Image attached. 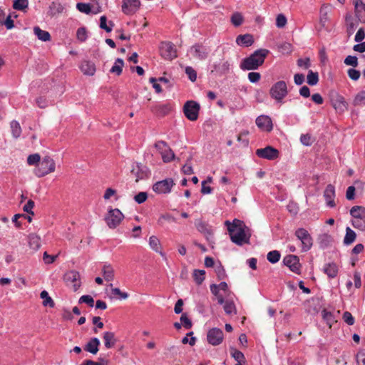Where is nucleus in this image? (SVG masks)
<instances>
[{"label":"nucleus","instance_id":"obj_59","mask_svg":"<svg viewBox=\"0 0 365 365\" xmlns=\"http://www.w3.org/2000/svg\"><path fill=\"white\" fill-rule=\"evenodd\" d=\"M76 7L82 13L89 14L91 12V6L88 4L78 3Z\"/></svg>","mask_w":365,"mask_h":365},{"label":"nucleus","instance_id":"obj_46","mask_svg":"<svg viewBox=\"0 0 365 365\" xmlns=\"http://www.w3.org/2000/svg\"><path fill=\"white\" fill-rule=\"evenodd\" d=\"M280 257V253L277 250L269 252L267 255V260L272 264L277 262L279 260Z\"/></svg>","mask_w":365,"mask_h":365},{"label":"nucleus","instance_id":"obj_20","mask_svg":"<svg viewBox=\"0 0 365 365\" xmlns=\"http://www.w3.org/2000/svg\"><path fill=\"white\" fill-rule=\"evenodd\" d=\"M333 9L331 6L323 5L321 6V27H325L326 23L328 22L327 27L328 28L329 24L331 25V19Z\"/></svg>","mask_w":365,"mask_h":365},{"label":"nucleus","instance_id":"obj_57","mask_svg":"<svg viewBox=\"0 0 365 365\" xmlns=\"http://www.w3.org/2000/svg\"><path fill=\"white\" fill-rule=\"evenodd\" d=\"M287 24V18L284 14H278L276 19V26L278 28H283Z\"/></svg>","mask_w":365,"mask_h":365},{"label":"nucleus","instance_id":"obj_37","mask_svg":"<svg viewBox=\"0 0 365 365\" xmlns=\"http://www.w3.org/2000/svg\"><path fill=\"white\" fill-rule=\"evenodd\" d=\"M34 32L38 38L42 41H48L51 39L50 34L46 31L41 30L38 26L34 28Z\"/></svg>","mask_w":365,"mask_h":365},{"label":"nucleus","instance_id":"obj_52","mask_svg":"<svg viewBox=\"0 0 365 365\" xmlns=\"http://www.w3.org/2000/svg\"><path fill=\"white\" fill-rule=\"evenodd\" d=\"M78 303H86L89 307H92L94 305L93 298L90 295H83L78 299Z\"/></svg>","mask_w":365,"mask_h":365},{"label":"nucleus","instance_id":"obj_41","mask_svg":"<svg viewBox=\"0 0 365 365\" xmlns=\"http://www.w3.org/2000/svg\"><path fill=\"white\" fill-rule=\"evenodd\" d=\"M350 215L354 218L361 219L365 217V208L360 206H354L350 210Z\"/></svg>","mask_w":365,"mask_h":365},{"label":"nucleus","instance_id":"obj_40","mask_svg":"<svg viewBox=\"0 0 365 365\" xmlns=\"http://www.w3.org/2000/svg\"><path fill=\"white\" fill-rule=\"evenodd\" d=\"M40 297L43 299L42 304L44 307H53L55 304L52 298L49 296L47 291L43 290L40 294Z\"/></svg>","mask_w":365,"mask_h":365},{"label":"nucleus","instance_id":"obj_60","mask_svg":"<svg viewBox=\"0 0 365 365\" xmlns=\"http://www.w3.org/2000/svg\"><path fill=\"white\" fill-rule=\"evenodd\" d=\"M77 38L81 41H85L87 38V33L85 28H79L76 32Z\"/></svg>","mask_w":365,"mask_h":365},{"label":"nucleus","instance_id":"obj_19","mask_svg":"<svg viewBox=\"0 0 365 365\" xmlns=\"http://www.w3.org/2000/svg\"><path fill=\"white\" fill-rule=\"evenodd\" d=\"M139 0H123L122 11L127 15L134 14L140 7Z\"/></svg>","mask_w":365,"mask_h":365},{"label":"nucleus","instance_id":"obj_14","mask_svg":"<svg viewBox=\"0 0 365 365\" xmlns=\"http://www.w3.org/2000/svg\"><path fill=\"white\" fill-rule=\"evenodd\" d=\"M224 338L223 331L219 328H212L210 329L207 334V339L209 344L212 346L220 344Z\"/></svg>","mask_w":365,"mask_h":365},{"label":"nucleus","instance_id":"obj_35","mask_svg":"<svg viewBox=\"0 0 365 365\" xmlns=\"http://www.w3.org/2000/svg\"><path fill=\"white\" fill-rule=\"evenodd\" d=\"M63 9L64 8L61 4L53 1L50 4L48 7V14L51 16H54L56 14L62 13Z\"/></svg>","mask_w":365,"mask_h":365},{"label":"nucleus","instance_id":"obj_11","mask_svg":"<svg viewBox=\"0 0 365 365\" xmlns=\"http://www.w3.org/2000/svg\"><path fill=\"white\" fill-rule=\"evenodd\" d=\"M183 110L185 116L190 120L194 121L197 119L200 105L195 101H190L185 103Z\"/></svg>","mask_w":365,"mask_h":365},{"label":"nucleus","instance_id":"obj_49","mask_svg":"<svg viewBox=\"0 0 365 365\" xmlns=\"http://www.w3.org/2000/svg\"><path fill=\"white\" fill-rule=\"evenodd\" d=\"M28 0H15L14 1L13 7L16 10H23L28 7Z\"/></svg>","mask_w":365,"mask_h":365},{"label":"nucleus","instance_id":"obj_12","mask_svg":"<svg viewBox=\"0 0 365 365\" xmlns=\"http://www.w3.org/2000/svg\"><path fill=\"white\" fill-rule=\"evenodd\" d=\"M161 56L166 60H173L177 57V51L171 42H162L160 46Z\"/></svg>","mask_w":365,"mask_h":365},{"label":"nucleus","instance_id":"obj_61","mask_svg":"<svg viewBox=\"0 0 365 365\" xmlns=\"http://www.w3.org/2000/svg\"><path fill=\"white\" fill-rule=\"evenodd\" d=\"M148 198V195L145 192H140L134 197V200L138 204L144 202Z\"/></svg>","mask_w":365,"mask_h":365},{"label":"nucleus","instance_id":"obj_29","mask_svg":"<svg viewBox=\"0 0 365 365\" xmlns=\"http://www.w3.org/2000/svg\"><path fill=\"white\" fill-rule=\"evenodd\" d=\"M358 21L359 20H356L354 19L351 15L348 14L346 16V32L350 36L354 34L355 30L356 29L358 26Z\"/></svg>","mask_w":365,"mask_h":365},{"label":"nucleus","instance_id":"obj_50","mask_svg":"<svg viewBox=\"0 0 365 365\" xmlns=\"http://www.w3.org/2000/svg\"><path fill=\"white\" fill-rule=\"evenodd\" d=\"M307 78L308 84L311 86L316 85L318 82V73L309 71Z\"/></svg>","mask_w":365,"mask_h":365},{"label":"nucleus","instance_id":"obj_9","mask_svg":"<svg viewBox=\"0 0 365 365\" xmlns=\"http://www.w3.org/2000/svg\"><path fill=\"white\" fill-rule=\"evenodd\" d=\"M329 96L331 103L336 112L343 113L347 110L348 103L338 92L332 91Z\"/></svg>","mask_w":365,"mask_h":365},{"label":"nucleus","instance_id":"obj_43","mask_svg":"<svg viewBox=\"0 0 365 365\" xmlns=\"http://www.w3.org/2000/svg\"><path fill=\"white\" fill-rule=\"evenodd\" d=\"M11 130L12 136L14 138H18L21 134V128L20 124L16 120H12L10 123Z\"/></svg>","mask_w":365,"mask_h":365},{"label":"nucleus","instance_id":"obj_48","mask_svg":"<svg viewBox=\"0 0 365 365\" xmlns=\"http://www.w3.org/2000/svg\"><path fill=\"white\" fill-rule=\"evenodd\" d=\"M205 274L204 270L195 269L194 271L193 277L197 284H200L204 281Z\"/></svg>","mask_w":365,"mask_h":365},{"label":"nucleus","instance_id":"obj_16","mask_svg":"<svg viewBox=\"0 0 365 365\" xmlns=\"http://www.w3.org/2000/svg\"><path fill=\"white\" fill-rule=\"evenodd\" d=\"M65 280L74 292H76L81 287L80 274L76 271H69L65 274Z\"/></svg>","mask_w":365,"mask_h":365},{"label":"nucleus","instance_id":"obj_6","mask_svg":"<svg viewBox=\"0 0 365 365\" xmlns=\"http://www.w3.org/2000/svg\"><path fill=\"white\" fill-rule=\"evenodd\" d=\"M155 148L161 155L164 163H169L175 158V154L168 143L163 140L157 141Z\"/></svg>","mask_w":365,"mask_h":365},{"label":"nucleus","instance_id":"obj_3","mask_svg":"<svg viewBox=\"0 0 365 365\" xmlns=\"http://www.w3.org/2000/svg\"><path fill=\"white\" fill-rule=\"evenodd\" d=\"M55 169L56 163L53 159L49 156H46L40 161L38 166L34 170V173L37 177L41 178L54 172Z\"/></svg>","mask_w":365,"mask_h":365},{"label":"nucleus","instance_id":"obj_27","mask_svg":"<svg viewBox=\"0 0 365 365\" xmlns=\"http://www.w3.org/2000/svg\"><path fill=\"white\" fill-rule=\"evenodd\" d=\"M223 305V309L226 314L234 315L237 314V308L235 302L230 298L224 297V302L220 304Z\"/></svg>","mask_w":365,"mask_h":365},{"label":"nucleus","instance_id":"obj_56","mask_svg":"<svg viewBox=\"0 0 365 365\" xmlns=\"http://www.w3.org/2000/svg\"><path fill=\"white\" fill-rule=\"evenodd\" d=\"M280 52L283 54H289L292 52V45L289 43L285 42L279 46Z\"/></svg>","mask_w":365,"mask_h":365},{"label":"nucleus","instance_id":"obj_32","mask_svg":"<svg viewBox=\"0 0 365 365\" xmlns=\"http://www.w3.org/2000/svg\"><path fill=\"white\" fill-rule=\"evenodd\" d=\"M100 345V340L96 338H92L85 346L84 349L93 354H97L98 351V346Z\"/></svg>","mask_w":365,"mask_h":365},{"label":"nucleus","instance_id":"obj_45","mask_svg":"<svg viewBox=\"0 0 365 365\" xmlns=\"http://www.w3.org/2000/svg\"><path fill=\"white\" fill-rule=\"evenodd\" d=\"M113 23L109 21V25H107V19L105 16H102L100 19V28L104 29L106 32H110L113 29Z\"/></svg>","mask_w":365,"mask_h":365},{"label":"nucleus","instance_id":"obj_10","mask_svg":"<svg viewBox=\"0 0 365 365\" xmlns=\"http://www.w3.org/2000/svg\"><path fill=\"white\" fill-rule=\"evenodd\" d=\"M174 185L172 178H167L155 182L153 186V190L158 194H167L170 192Z\"/></svg>","mask_w":365,"mask_h":365},{"label":"nucleus","instance_id":"obj_51","mask_svg":"<svg viewBox=\"0 0 365 365\" xmlns=\"http://www.w3.org/2000/svg\"><path fill=\"white\" fill-rule=\"evenodd\" d=\"M111 293L113 296L118 297L120 299H125L128 297L127 292H121L119 288L115 287L111 289Z\"/></svg>","mask_w":365,"mask_h":365},{"label":"nucleus","instance_id":"obj_63","mask_svg":"<svg viewBox=\"0 0 365 365\" xmlns=\"http://www.w3.org/2000/svg\"><path fill=\"white\" fill-rule=\"evenodd\" d=\"M347 73L349 77L354 81H357L360 77V72L354 68H349Z\"/></svg>","mask_w":365,"mask_h":365},{"label":"nucleus","instance_id":"obj_39","mask_svg":"<svg viewBox=\"0 0 365 365\" xmlns=\"http://www.w3.org/2000/svg\"><path fill=\"white\" fill-rule=\"evenodd\" d=\"M124 66V61L122 58H117L110 70V72L117 76H120L122 73L123 67Z\"/></svg>","mask_w":365,"mask_h":365},{"label":"nucleus","instance_id":"obj_23","mask_svg":"<svg viewBox=\"0 0 365 365\" xmlns=\"http://www.w3.org/2000/svg\"><path fill=\"white\" fill-rule=\"evenodd\" d=\"M256 124L262 130L269 132L273 125L271 118L267 115H260L256 119Z\"/></svg>","mask_w":365,"mask_h":365},{"label":"nucleus","instance_id":"obj_8","mask_svg":"<svg viewBox=\"0 0 365 365\" xmlns=\"http://www.w3.org/2000/svg\"><path fill=\"white\" fill-rule=\"evenodd\" d=\"M272 98L281 102L287 94V87L284 81H280L274 83L269 91Z\"/></svg>","mask_w":365,"mask_h":365},{"label":"nucleus","instance_id":"obj_13","mask_svg":"<svg viewBox=\"0 0 365 365\" xmlns=\"http://www.w3.org/2000/svg\"><path fill=\"white\" fill-rule=\"evenodd\" d=\"M131 175L135 178V182L146 179L150 175L148 168L140 163H134L132 165Z\"/></svg>","mask_w":365,"mask_h":365},{"label":"nucleus","instance_id":"obj_42","mask_svg":"<svg viewBox=\"0 0 365 365\" xmlns=\"http://www.w3.org/2000/svg\"><path fill=\"white\" fill-rule=\"evenodd\" d=\"M103 275L106 281L110 282L114 279V269L110 265H104Z\"/></svg>","mask_w":365,"mask_h":365},{"label":"nucleus","instance_id":"obj_34","mask_svg":"<svg viewBox=\"0 0 365 365\" xmlns=\"http://www.w3.org/2000/svg\"><path fill=\"white\" fill-rule=\"evenodd\" d=\"M196 227L199 232L203 233L206 236L207 240H209L210 237H212V231L206 223L202 221H198L196 222Z\"/></svg>","mask_w":365,"mask_h":365},{"label":"nucleus","instance_id":"obj_2","mask_svg":"<svg viewBox=\"0 0 365 365\" xmlns=\"http://www.w3.org/2000/svg\"><path fill=\"white\" fill-rule=\"evenodd\" d=\"M269 51L267 49L261 48L255 51L250 56L242 59L240 68L244 71L256 70L264 62V59Z\"/></svg>","mask_w":365,"mask_h":365},{"label":"nucleus","instance_id":"obj_4","mask_svg":"<svg viewBox=\"0 0 365 365\" xmlns=\"http://www.w3.org/2000/svg\"><path fill=\"white\" fill-rule=\"evenodd\" d=\"M210 291L215 296L218 304L224 302V297L228 298L231 294L227 284L225 282H222L219 284H211Z\"/></svg>","mask_w":365,"mask_h":365},{"label":"nucleus","instance_id":"obj_26","mask_svg":"<svg viewBox=\"0 0 365 365\" xmlns=\"http://www.w3.org/2000/svg\"><path fill=\"white\" fill-rule=\"evenodd\" d=\"M254 43L253 36L250 34L239 35L236 38V43L240 46L249 47Z\"/></svg>","mask_w":365,"mask_h":365},{"label":"nucleus","instance_id":"obj_30","mask_svg":"<svg viewBox=\"0 0 365 365\" xmlns=\"http://www.w3.org/2000/svg\"><path fill=\"white\" fill-rule=\"evenodd\" d=\"M83 74L87 76H93L96 72L95 64L89 61H84L81 63L80 67Z\"/></svg>","mask_w":365,"mask_h":365},{"label":"nucleus","instance_id":"obj_36","mask_svg":"<svg viewBox=\"0 0 365 365\" xmlns=\"http://www.w3.org/2000/svg\"><path fill=\"white\" fill-rule=\"evenodd\" d=\"M29 245L30 248L37 250L41 247V238L36 234L29 235Z\"/></svg>","mask_w":365,"mask_h":365},{"label":"nucleus","instance_id":"obj_18","mask_svg":"<svg viewBox=\"0 0 365 365\" xmlns=\"http://www.w3.org/2000/svg\"><path fill=\"white\" fill-rule=\"evenodd\" d=\"M283 262L284 265L288 267L291 271L294 273L299 274L301 270V264L299 259L296 255H287L284 259Z\"/></svg>","mask_w":365,"mask_h":365},{"label":"nucleus","instance_id":"obj_55","mask_svg":"<svg viewBox=\"0 0 365 365\" xmlns=\"http://www.w3.org/2000/svg\"><path fill=\"white\" fill-rule=\"evenodd\" d=\"M344 63L348 66H351L353 67H356L358 66V59L354 56H348L344 59Z\"/></svg>","mask_w":365,"mask_h":365},{"label":"nucleus","instance_id":"obj_33","mask_svg":"<svg viewBox=\"0 0 365 365\" xmlns=\"http://www.w3.org/2000/svg\"><path fill=\"white\" fill-rule=\"evenodd\" d=\"M103 338L104 340L105 346L107 349L112 348L113 346H114V345L116 343V339L115 338V334L113 332H111V331L104 332Z\"/></svg>","mask_w":365,"mask_h":365},{"label":"nucleus","instance_id":"obj_44","mask_svg":"<svg viewBox=\"0 0 365 365\" xmlns=\"http://www.w3.org/2000/svg\"><path fill=\"white\" fill-rule=\"evenodd\" d=\"M355 106H361L365 105V91L358 93L353 101Z\"/></svg>","mask_w":365,"mask_h":365},{"label":"nucleus","instance_id":"obj_28","mask_svg":"<svg viewBox=\"0 0 365 365\" xmlns=\"http://www.w3.org/2000/svg\"><path fill=\"white\" fill-rule=\"evenodd\" d=\"M323 271L329 278H335L338 274L339 267L336 263H327L324 264Z\"/></svg>","mask_w":365,"mask_h":365},{"label":"nucleus","instance_id":"obj_25","mask_svg":"<svg viewBox=\"0 0 365 365\" xmlns=\"http://www.w3.org/2000/svg\"><path fill=\"white\" fill-rule=\"evenodd\" d=\"M353 3L358 20L361 22H365V3L361 0H353Z\"/></svg>","mask_w":365,"mask_h":365},{"label":"nucleus","instance_id":"obj_38","mask_svg":"<svg viewBox=\"0 0 365 365\" xmlns=\"http://www.w3.org/2000/svg\"><path fill=\"white\" fill-rule=\"evenodd\" d=\"M356 237V232L351 230L349 227L346 228V235L344 238V244L345 245H349L353 243Z\"/></svg>","mask_w":365,"mask_h":365},{"label":"nucleus","instance_id":"obj_31","mask_svg":"<svg viewBox=\"0 0 365 365\" xmlns=\"http://www.w3.org/2000/svg\"><path fill=\"white\" fill-rule=\"evenodd\" d=\"M149 245L153 250L158 252L163 257L166 258L165 254L161 251V245L157 237L153 235L150 237Z\"/></svg>","mask_w":365,"mask_h":365},{"label":"nucleus","instance_id":"obj_15","mask_svg":"<svg viewBox=\"0 0 365 365\" xmlns=\"http://www.w3.org/2000/svg\"><path fill=\"white\" fill-rule=\"evenodd\" d=\"M295 235L299 240L302 245V250L306 252L310 249L312 245V238L308 232L303 229L299 228L295 232Z\"/></svg>","mask_w":365,"mask_h":365},{"label":"nucleus","instance_id":"obj_62","mask_svg":"<svg viewBox=\"0 0 365 365\" xmlns=\"http://www.w3.org/2000/svg\"><path fill=\"white\" fill-rule=\"evenodd\" d=\"M343 319L348 325H353L355 322L352 314L349 312H345L343 314Z\"/></svg>","mask_w":365,"mask_h":365},{"label":"nucleus","instance_id":"obj_22","mask_svg":"<svg viewBox=\"0 0 365 365\" xmlns=\"http://www.w3.org/2000/svg\"><path fill=\"white\" fill-rule=\"evenodd\" d=\"M324 197L326 205L329 207H334L336 204L334 202L335 188L332 185H328L324 192Z\"/></svg>","mask_w":365,"mask_h":365},{"label":"nucleus","instance_id":"obj_21","mask_svg":"<svg viewBox=\"0 0 365 365\" xmlns=\"http://www.w3.org/2000/svg\"><path fill=\"white\" fill-rule=\"evenodd\" d=\"M339 316V311L333 309L329 311L324 309L322 312L323 319L326 322L329 328H331L332 325L337 322V318Z\"/></svg>","mask_w":365,"mask_h":365},{"label":"nucleus","instance_id":"obj_53","mask_svg":"<svg viewBox=\"0 0 365 365\" xmlns=\"http://www.w3.org/2000/svg\"><path fill=\"white\" fill-rule=\"evenodd\" d=\"M300 141L304 145L309 146L314 142V138L309 134H304L301 135Z\"/></svg>","mask_w":365,"mask_h":365},{"label":"nucleus","instance_id":"obj_58","mask_svg":"<svg viewBox=\"0 0 365 365\" xmlns=\"http://www.w3.org/2000/svg\"><path fill=\"white\" fill-rule=\"evenodd\" d=\"M185 73L188 76L190 80L192 82L196 81L197 73L196 71L190 66L185 68Z\"/></svg>","mask_w":365,"mask_h":365},{"label":"nucleus","instance_id":"obj_47","mask_svg":"<svg viewBox=\"0 0 365 365\" xmlns=\"http://www.w3.org/2000/svg\"><path fill=\"white\" fill-rule=\"evenodd\" d=\"M231 22L235 26H240L243 23V16L239 12L234 13L231 16Z\"/></svg>","mask_w":365,"mask_h":365},{"label":"nucleus","instance_id":"obj_24","mask_svg":"<svg viewBox=\"0 0 365 365\" xmlns=\"http://www.w3.org/2000/svg\"><path fill=\"white\" fill-rule=\"evenodd\" d=\"M213 69L211 73H216L219 75H223L229 72L231 68V63L228 61H222L219 63H215L212 66Z\"/></svg>","mask_w":365,"mask_h":365},{"label":"nucleus","instance_id":"obj_1","mask_svg":"<svg viewBox=\"0 0 365 365\" xmlns=\"http://www.w3.org/2000/svg\"><path fill=\"white\" fill-rule=\"evenodd\" d=\"M225 225H227V230L232 242L240 246L249 242L251 233L243 221L235 219L232 223L226 221Z\"/></svg>","mask_w":365,"mask_h":365},{"label":"nucleus","instance_id":"obj_54","mask_svg":"<svg viewBox=\"0 0 365 365\" xmlns=\"http://www.w3.org/2000/svg\"><path fill=\"white\" fill-rule=\"evenodd\" d=\"M41 156L38 153L32 154L29 155L27 158V163L30 165H34L40 163Z\"/></svg>","mask_w":365,"mask_h":365},{"label":"nucleus","instance_id":"obj_7","mask_svg":"<svg viewBox=\"0 0 365 365\" xmlns=\"http://www.w3.org/2000/svg\"><path fill=\"white\" fill-rule=\"evenodd\" d=\"M209 53V48L200 43H196L192 46L188 50V54L193 58L199 61L205 60L208 57Z\"/></svg>","mask_w":365,"mask_h":365},{"label":"nucleus","instance_id":"obj_5","mask_svg":"<svg viewBox=\"0 0 365 365\" xmlns=\"http://www.w3.org/2000/svg\"><path fill=\"white\" fill-rule=\"evenodd\" d=\"M124 218L123 214L121 212V211L118 209H110L105 217L106 222L107 225L111 228L114 229L117 227L122 220Z\"/></svg>","mask_w":365,"mask_h":365},{"label":"nucleus","instance_id":"obj_64","mask_svg":"<svg viewBox=\"0 0 365 365\" xmlns=\"http://www.w3.org/2000/svg\"><path fill=\"white\" fill-rule=\"evenodd\" d=\"M356 361L358 365H365V351H361L356 354Z\"/></svg>","mask_w":365,"mask_h":365},{"label":"nucleus","instance_id":"obj_17","mask_svg":"<svg viewBox=\"0 0 365 365\" xmlns=\"http://www.w3.org/2000/svg\"><path fill=\"white\" fill-rule=\"evenodd\" d=\"M256 155L261 158L272 160L279 157V151L272 146L259 148L256 150Z\"/></svg>","mask_w":365,"mask_h":365}]
</instances>
